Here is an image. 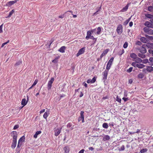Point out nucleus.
Masks as SVG:
<instances>
[{
  "label": "nucleus",
  "mask_w": 153,
  "mask_h": 153,
  "mask_svg": "<svg viewBox=\"0 0 153 153\" xmlns=\"http://www.w3.org/2000/svg\"><path fill=\"white\" fill-rule=\"evenodd\" d=\"M143 30L144 31L149 35L153 34V30L149 29V28L145 27L143 28Z\"/></svg>",
  "instance_id": "nucleus-1"
},
{
  "label": "nucleus",
  "mask_w": 153,
  "mask_h": 153,
  "mask_svg": "<svg viewBox=\"0 0 153 153\" xmlns=\"http://www.w3.org/2000/svg\"><path fill=\"white\" fill-rule=\"evenodd\" d=\"M11 135L13 138V140H17L18 134L16 131H12L11 133Z\"/></svg>",
  "instance_id": "nucleus-2"
},
{
  "label": "nucleus",
  "mask_w": 153,
  "mask_h": 153,
  "mask_svg": "<svg viewBox=\"0 0 153 153\" xmlns=\"http://www.w3.org/2000/svg\"><path fill=\"white\" fill-rule=\"evenodd\" d=\"M84 112L81 111L80 113V117L78 119V122H79L82 120V123H83L84 122Z\"/></svg>",
  "instance_id": "nucleus-3"
},
{
  "label": "nucleus",
  "mask_w": 153,
  "mask_h": 153,
  "mask_svg": "<svg viewBox=\"0 0 153 153\" xmlns=\"http://www.w3.org/2000/svg\"><path fill=\"white\" fill-rule=\"evenodd\" d=\"M116 31L118 34H121L123 32V27L121 25H119L117 27Z\"/></svg>",
  "instance_id": "nucleus-4"
},
{
  "label": "nucleus",
  "mask_w": 153,
  "mask_h": 153,
  "mask_svg": "<svg viewBox=\"0 0 153 153\" xmlns=\"http://www.w3.org/2000/svg\"><path fill=\"white\" fill-rule=\"evenodd\" d=\"M54 80V79L53 77H52L50 80L48 81V89L50 90L52 87V84Z\"/></svg>",
  "instance_id": "nucleus-5"
},
{
  "label": "nucleus",
  "mask_w": 153,
  "mask_h": 153,
  "mask_svg": "<svg viewBox=\"0 0 153 153\" xmlns=\"http://www.w3.org/2000/svg\"><path fill=\"white\" fill-rule=\"evenodd\" d=\"M145 46V45H143L138 49L139 51L141 53H145L146 52V50L144 47Z\"/></svg>",
  "instance_id": "nucleus-6"
},
{
  "label": "nucleus",
  "mask_w": 153,
  "mask_h": 153,
  "mask_svg": "<svg viewBox=\"0 0 153 153\" xmlns=\"http://www.w3.org/2000/svg\"><path fill=\"white\" fill-rule=\"evenodd\" d=\"M85 48L83 47L79 50L78 52L76 54L77 57L79 56L80 55L84 53L85 52Z\"/></svg>",
  "instance_id": "nucleus-7"
},
{
  "label": "nucleus",
  "mask_w": 153,
  "mask_h": 153,
  "mask_svg": "<svg viewBox=\"0 0 153 153\" xmlns=\"http://www.w3.org/2000/svg\"><path fill=\"white\" fill-rule=\"evenodd\" d=\"M108 71L105 70L102 73L103 76V79L104 80H106L107 79V76L108 75Z\"/></svg>",
  "instance_id": "nucleus-8"
},
{
  "label": "nucleus",
  "mask_w": 153,
  "mask_h": 153,
  "mask_svg": "<svg viewBox=\"0 0 153 153\" xmlns=\"http://www.w3.org/2000/svg\"><path fill=\"white\" fill-rule=\"evenodd\" d=\"M144 25L146 27L153 28V25L151 22L149 21L146 22L144 24Z\"/></svg>",
  "instance_id": "nucleus-9"
},
{
  "label": "nucleus",
  "mask_w": 153,
  "mask_h": 153,
  "mask_svg": "<svg viewBox=\"0 0 153 153\" xmlns=\"http://www.w3.org/2000/svg\"><path fill=\"white\" fill-rule=\"evenodd\" d=\"M17 0L11 1L8 2L6 4V6L8 7H10L13 4L17 2Z\"/></svg>",
  "instance_id": "nucleus-10"
},
{
  "label": "nucleus",
  "mask_w": 153,
  "mask_h": 153,
  "mask_svg": "<svg viewBox=\"0 0 153 153\" xmlns=\"http://www.w3.org/2000/svg\"><path fill=\"white\" fill-rule=\"evenodd\" d=\"M109 51V49H107L105 50L101 54L100 56L101 59L105 55H106L108 52Z\"/></svg>",
  "instance_id": "nucleus-11"
},
{
  "label": "nucleus",
  "mask_w": 153,
  "mask_h": 153,
  "mask_svg": "<svg viewBox=\"0 0 153 153\" xmlns=\"http://www.w3.org/2000/svg\"><path fill=\"white\" fill-rule=\"evenodd\" d=\"M96 77H94L91 80L90 79H88L87 81V82L88 83H94L96 81Z\"/></svg>",
  "instance_id": "nucleus-12"
},
{
  "label": "nucleus",
  "mask_w": 153,
  "mask_h": 153,
  "mask_svg": "<svg viewBox=\"0 0 153 153\" xmlns=\"http://www.w3.org/2000/svg\"><path fill=\"white\" fill-rule=\"evenodd\" d=\"M27 103V101H26V100L25 99H22V102H21V104L23 105L21 107V108L25 106Z\"/></svg>",
  "instance_id": "nucleus-13"
},
{
  "label": "nucleus",
  "mask_w": 153,
  "mask_h": 153,
  "mask_svg": "<svg viewBox=\"0 0 153 153\" xmlns=\"http://www.w3.org/2000/svg\"><path fill=\"white\" fill-rule=\"evenodd\" d=\"M63 150L64 151V153H69L70 149L68 146H66L63 148Z\"/></svg>",
  "instance_id": "nucleus-14"
},
{
  "label": "nucleus",
  "mask_w": 153,
  "mask_h": 153,
  "mask_svg": "<svg viewBox=\"0 0 153 153\" xmlns=\"http://www.w3.org/2000/svg\"><path fill=\"white\" fill-rule=\"evenodd\" d=\"M62 129V128H61L60 129L58 128L54 131L55 135L56 136H58L59 134L61 132V131Z\"/></svg>",
  "instance_id": "nucleus-15"
},
{
  "label": "nucleus",
  "mask_w": 153,
  "mask_h": 153,
  "mask_svg": "<svg viewBox=\"0 0 153 153\" xmlns=\"http://www.w3.org/2000/svg\"><path fill=\"white\" fill-rule=\"evenodd\" d=\"M17 144V140H12V143L11 145L12 149H14L16 146Z\"/></svg>",
  "instance_id": "nucleus-16"
},
{
  "label": "nucleus",
  "mask_w": 153,
  "mask_h": 153,
  "mask_svg": "<svg viewBox=\"0 0 153 153\" xmlns=\"http://www.w3.org/2000/svg\"><path fill=\"white\" fill-rule=\"evenodd\" d=\"M140 39L141 41L144 43H146L148 41V39L145 37H142L140 38Z\"/></svg>",
  "instance_id": "nucleus-17"
},
{
  "label": "nucleus",
  "mask_w": 153,
  "mask_h": 153,
  "mask_svg": "<svg viewBox=\"0 0 153 153\" xmlns=\"http://www.w3.org/2000/svg\"><path fill=\"white\" fill-rule=\"evenodd\" d=\"M91 34L92 33L89 30L88 31L87 33V36L85 37V38L87 39H89L90 38V37L91 36Z\"/></svg>",
  "instance_id": "nucleus-18"
},
{
  "label": "nucleus",
  "mask_w": 153,
  "mask_h": 153,
  "mask_svg": "<svg viewBox=\"0 0 153 153\" xmlns=\"http://www.w3.org/2000/svg\"><path fill=\"white\" fill-rule=\"evenodd\" d=\"M146 70L148 72H151L153 71V67L151 66H147Z\"/></svg>",
  "instance_id": "nucleus-19"
},
{
  "label": "nucleus",
  "mask_w": 153,
  "mask_h": 153,
  "mask_svg": "<svg viewBox=\"0 0 153 153\" xmlns=\"http://www.w3.org/2000/svg\"><path fill=\"white\" fill-rule=\"evenodd\" d=\"M130 3H128L126 6L123 8L121 10V12H123L126 11L128 9V6Z\"/></svg>",
  "instance_id": "nucleus-20"
},
{
  "label": "nucleus",
  "mask_w": 153,
  "mask_h": 153,
  "mask_svg": "<svg viewBox=\"0 0 153 153\" xmlns=\"http://www.w3.org/2000/svg\"><path fill=\"white\" fill-rule=\"evenodd\" d=\"M146 46L149 48L153 49V43H148L146 45Z\"/></svg>",
  "instance_id": "nucleus-21"
},
{
  "label": "nucleus",
  "mask_w": 153,
  "mask_h": 153,
  "mask_svg": "<svg viewBox=\"0 0 153 153\" xmlns=\"http://www.w3.org/2000/svg\"><path fill=\"white\" fill-rule=\"evenodd\" d=\"M66 47L65 46L61 47L58 50L59 51L62 53H63L65 52V50Z\"/></svg>",
  "instance_id": "nucleus-22"
},
{
  "label": "nucleus",
  "mask_w": 153,
  "mask_h": 153,
  "mask_svg": "<svg viewBox=\"0 0 153 153\" xmlns=\"http://www.w3.org/2000/svg\"><path fill=\"white\" fill-rule=\"evenodd\" d=\"M144 75L143 73H140L138 74L137 78L139 79H142L144 77Z\"/></svg>",
  "instance_id": "nucleus-23"
},
{
  "label": "nucleus",
  "mask_w": 153,
  "mask_h": 153,
  "mask_svg": "<svg viewBox=\"0 0 153 153\" xmlns=\"http://www.w3.org/2000/svg\"><path fill=\"white\" fill-rule=\"evenodd\" d=\"M25 138L24 136L21 137L19 140L18 141L21 143L25 142Z\"/></svg>",
  "instance_id": "nucleus-24"
},
{
  "label": "nucleus",
  "mask_w": 153,
  "mask_h": 153,
  "mask_svg": "<svg viewBox=\"0 0 153 153\" xmlns=\"http://www.w3.org/2000/svg\"><path fill=\"white\" fill-rule=\"evenodd\" d=\"M41 133V131H38L36 132L35 134L33 136V137L35 138H37V137L38 135L40 134Z\"/></svg>",
  "instance_id": "nucleus-25"
},
{
  "label": "nucleus",
  "mask_w": 153,
  "mask_h": 153,
  "mask_svg": "<svg viewBox=\"0 0 153 153\" xmlns=\"http://www.w3.org/2000/svg\"><path fill=\"white\" fill-rule=\"evenodd\" d=\"M15 12V10L14 9L12 10L10 12L8 16L7 17H6V18H8L10 17Z\"/></svg>",
  "instance_id": "nucleus-26"
},
{
  "label": "nucleus",
  "mask_w": 153,
  "mask_h": 153,
  "mask_svg": "<svg viewBox=\"0 0 153 153\" xmlns=\"http://www.w3.org/2000/svg\"><path fill=\"white\" fill-rule=\"evenodd\" d=\"M144 53H139L138 54V56L139 57L143 59L145 58L146 57V55L144 54Z\"/></svg>",
  "instance_id": "nucleus-27"
},
{
  "label": "nucleus",
  "mask_w": 153,
  "mask_h": 153,
  "mask_svg": "<svg viewBox=\"0 0 153 153\" xmlns=\"http://www.w3.org/2000/svg\"><path fill=\"white\" fill-rule=\"evenodd\" d=\"M130 56L131 58L135 59L137 58V55L135 53H132L130 54Z\"/></svg>",
  "instance_id": "nucleus-28"
},
{
  "label": "nucleus",
  "mask_w": 153,
  "mask_h": 153,
  "mask_svg": "<svg viewBox=\"0 0 153 153\" xmlns=\"http://www.w3.org/2000/svg\"><path fill=\"white\" fill-rule=\"evenodd\" d=\"M145 36L148 39V40L149 39L150 40H153V36H149L147 35H146Z\"/></svg>",
  "instance_id": "nucleus-29"
},
{
  "label": "nucleus",
  "mask_w": 153,
  "mask_h": 153,
  "mask_svg": "<svg viewBox=\"0 0 153 153\" xmlns=\"http://www.w3.org/2000/svg\"><path fill=\"white\" fill-rule=\"evenodd\" d=\"M145 66V65L143 64H138L137 65V68H143Z\"/></svg>",
  "instance_id": "nucleus-30"
},
{
  "label": "nucleus",
  "mask_w": 153,
  "mask_h": 153,
  "mask_svg": "<svg viewBox=\"0 0 153 153\" xmlns=\"http://www.w3.org/2000/svg\"><path fill=\"white\" fill-rule=\"evenodd\" d=\"M145 16L146 17H147L148 18H149V19H152V18H153V15H152L151 14H146Z\"/></svg>",
  "instance_id": "nucleus-31"
},
{
  "label": "nucleus",
  "mask_w": 153,
  "mask_h": 153,
  "mask_svg": "<svg viewBox=\"0 0 153 153\" xmlns=\"http://www.w3.org/2000/svg\"><path fill=\"white\" fill-rule=\"evenodd\" d=\"M131 19V18H129L128 19L126 20L123 23V25H126L129 22Z\"/></svg>",
  "instance_id": "nucleus-32"
},
{
  "label": "nucleus",
  "mask_w": 153,
  "mask_h": 153,
  "mask_svg": "<svg viewBox=\"0 0 153 153\" xmlns=\"http://www.w3.org/2000/svg\"><path fill=\"white\" fill-rule=\"evenodd\" d=\"M114 60V58L113 57H111L110 60L109 61L108 63L109 64H110L112 65L113 62Z\"/></svg>",
  "instance_id": "nucleus-33"
},
{
  "label": "nucleus",
  "mask_w": 153,
  "mask_h": 153,
  "mask_svg": "<svg viewBox=\"0 0 153 153\" xmlns=\"http://www.w3.org/2000/svg\"><path fill=\"white\" fill-rule=\"evenodd\" d=\"M110 139V137L108 135H105L103 137V139L106 140H108Z\"/></svg>",
  "instance_id": "nucleus-34"
},
{
  "label": "nucleus",
  "mask_w": 153,
  "mask_h": 153,
  "mask_svg": "<svg viewBox=\"0 0 153 153\" xmlns=\"http://www.w3.org/2000/svg\"><path fill=\"white\" fill-rule=\"evenodd\" d=\"M102 127L104 128H107L108 127V125L107 123H104L102 125Z\"/></svg>",
  "instance_id": "nucleus-35"
},
{
  "label": "nucleus",
  "mask_w": 153,
  "mask_h": 153,
  "mask_svg": "<svg viewBox=\"0 0 153 153\" xmlns=\"http://www.w3.org/2000/svg\"><path fill=\"white\" fill-rule=\"evenodd\" d=\"M111 65L110 64H109L108 63V64H107V65L106 67V69L107 70H106L108 71V70L110 68Z\"/></svg>",
  "instance_id": "nucleus-36"
},
{
  "label": "nucleus",
  "mask_w": 153,
  "mask_h": 153,
  "mask_svg": "<svg viewBox=\"0 0 153 153\" xmlns=\"http://www.w3.org/2000/svg\"><path fill=\"white\" fill-rule=\"evenodd\" d=\"M147 149L146 148L142 149L140 150V152L141 153H144L145 152H146L147 151Z\"/></svg>",
  "instance_id": "nucleus-37"
},
{
  "label": "nucleus",
  "mask_w": 153,
  "mask_h": 153,
  "mask_svg": "<svg viewBox=\"0 0 153 153\" xmlns=\"http://www.w3.org/2000/svg\"><path fill=\"white\" fill-rule=\"evenodd\" d=\"M97 34L99 35L100 34L101 31V28L100 27H99L97 28Z\"/></svg>",
  "instance_id": "nucleus-38"
},
{
  "label": "nucleus",
  "mask_w": 153,
  "mask_h": 153,
  "mask_svg": "<svg viewBox=\"0 0 153 153\" xmlns=\"http://www.w3.org/2000/svg\"><path fill=\"white\" fill-rule=\"evenodd\" d=\"M22 63V61H19L18 62H17L15 65V66H18L19 65H20Z\"/></svg>",
  "instance_id": "nucleus-39"
},
{
  "label": "nucleus",
  "mask_w": 153,
  "mask_h": 153,
  "mask_svg": "<svg viewBox=\"0 0 153 153\" xmlns=\"http://www.w3.org/2000/svg\"><path fill=\"white\" fill-rule=\"evenodd\" d=\"M148 10L151 11L153 12V7L152 6H149L148 8Z\"/></svg>",
  "instance_id": "nucleus-40"
},
{
  "label": "nucleus",
  "mask_w": 153,
  "mask_h": 153,
  "mask_svg": "<svg viewBox=\"0 0 153 153\" xmlns=\"http://www.w3.org/2000/svg\"><path fill=\"white\" fill-rule=\"evenodd\" d=\"M59 58V57L56 58L54 59L52 61V62L54 63H56L58 62V59Z\"/></svg>",
  "instance_id": "nucleus-41"
},
{
  "label": "nucleus",
  "mask_w": 153,
  "mask_h": 153,
  "mask_svg": "<svg viewBox=\"0 0 153 153\" xmlns=\"http://www.w3.org/2000/svg\"><path fill=\"white\" fill-rule=\"evenodd\" d=\"M148 61H149L147 59H145L143 60H142V62L143 63L146 64L148 62Z\"/></svg>",
  "instance_id": "nucleus-42"
},
{
  "label": "nucleus",
  "mask_w": 153,
  "mask_h": 153,
  "mask_svg": "<svg viewBox=\"0 0 153 153\" xmlns=\"http://www.w3.org/2000/svg\"><path fill=\"white\" fill-rule=\"evenodd\" d=\"M135 59H136V60L137 62H142V59L140 58L137 57V58Z\"/></svg>",
  "instance_id": "nucleus-43"
},
{
  "label": "nucleus",
  "mask_w": 153,
  "mask_h": 153,
  "mask_svg": "<svg viewBox=\"0 0 153 153\" xmlns=\"http://www.w3.org/2000/svg\"><path fill=\"white\" fill-rule=\"evenodd\" d=\"M138 64L137 63L133 62L132 63V65L134 67H137Z\"/></svg>",
  "instance_id": "nucleus-44"
},
{
  "label": "nucleus",
  "mask_w": 153,
  "mask_h": 153,
  "mask_svg": "<svg viewBox=\"0 0 153 153\" xmlns=\"http://www.w3.org/2000/svg\"><path fill=\"white\" fill-rule=\"evenodd\" d=\"M9 40H8L7 42H5L3 43L2 44V45L1 46V47L3 48L5 45L7 44V43H9Z\"/></svg>",
  "instance_id": "nucleus-45"
},
{
  "label": "nucleus",
  "mask_w": 153,
  "mask_h": 153,
  "mask_svg": "<svg viewBox=\"0 0 153 153\" xmlns=\"http://www.w3.org/2000/svg\"><path fill=\"white\" fill-rule=\"evenodd\" d=\"M48 115L47 112H45L43 115V117L44 118L46 119L48 116Z\"/></svg>",
  "instance_id": "nucleus-46"
},
{
  "label": "nucleus",
  "mask_w": 153,
  "mask_h": 153,
  "mask_svg": "<svg viewBox=\"0 0 153 153\" xmlns=\"http://www.w3.org/2000/svg\"><path fill=\"white\" fill-rule=\"evenodd\" d=\"M132 69L133 68L130 67L127 70V72L128 73H130L132 71Z\"/></svg>",
  "instance_id": "nucleus-47"
},
{
  "label": "nucleus",
  "mask_w": 153,
  "mask_h": 153,
  "mask_svg": "<svg viewBox=\"0 0 153 153\" xmlns=\"http://www.w3.org/2000/svg\"><path fill=\"white\" fill-rule=\"evenodd\" d=\"M116 100L120 103L121 102V100L119 98L118 96H117L116 97Z\"/></svg>",
  "instance_id": "nucleus-48"
},
{
  "label": "nucleus",
  "mask_w": 153,
  "mask_h": 153,
  "mask_svg": "<svg viewBox=\"0 0 153 153\" xmlns=\"http://www.w3.org/2000/svg\"><path fill=\"white\" fill-rule=\"evenodd\" d=\"M22 143H20V142L18 141V144L17 146V149L18 148H20L22 146Z\"/></svg>",
  "instance_id": "nucleus-49"
},
{
  "label": "nucleus",
  "mask_w": 153,
  "mask_h": 153,
  "mask_svg": "<svg viewBox=\"0 0 153 153\" xmlns=\"http://www.w3.org/2000/svg\"><path fill=\"white\" fill-rule=\"evenodd\" d=\"M127 46L128 43L127 42H126L123 45V47L124 48H127Z\"/></svg>",
  "instance_id": "nucleus-50"
},
{
  "label": "nucleus",
  "mask_w": 153,
  "mask_h": 153,
  "mask_svg": "<svg viewBox=\"0 0 153 153\" xmlns=\"http://www.w3.org/2000/svg\"><path fill=\"white\" fill-rule=\"evenodd\" d=\"M125 146L124 145H122L120 148L119 149V151H123L125 149Z\"/></svg>",
  "instance_id": "nucleus-51"
},
{
  "label": "nucleus",
  "mask_w": 153,
  "mask_h": 153,
  "mask_svg": "<svg viewBox=\"0 0 153 153\" xmlns=\"http://www.w3.org/2000/svg\"><path fill=\"white\" fill-rule=\"evenodd\" d=\"M38 82V80L37 79H36L34 82H33V84L32 85V86H34Z\"/></svg>",
  "instance_id": "nucleus-52"
},
{
  "label": "nucleus",
  "mask_w": 153,
  "mask_h": 153,
  "mask_svg": "<svg viewBox=\"0 0 153 153\" xmlns=\"http://www.w3.org/2000/svg\"><path fill=\"white\" fill-rule=\"evenodd\" d=\"M148 52L149 53L151 54L152 56H153V50L152 49H149L148 51Z\"/></svg>",
  "instance_id": "nucleus-53"
},
{
  "label": "nucleus",
  "mask_w": 153,
  "mask_h": 153,
  "mask_svg": "<svg viewBox=\"0 0 153 153\" xmlns=\"http://www.w3.org/2000/svg\"><path fill=\"white\" fill-rule=\"evenodd\" d=\"M124 52V50L123 49L122 50H120L119 52L120 54V55H122Z\"/></svg>",
  "instance_id": "nucleus-54"
},
{
  "label": "nucleus",
  "mask_w": 153,
  "mask_h": 153,
  "mask_svg": "<svg viewBox=\"0 0 153 153\" xmlns=\"http://www.w3.org/2000/svg\"><path fill=\"white\" fill-rule=\"evenodd\" d=\"M19 127V126L18 125H15L14 127H13V129L15 130L18 128Z\"/></svg>",
  "instance_id": "nucleus-55"
},
{
  "label": "nucleus",
  "mask_w": 153,
  "mask_h": 153,
  "mask_svg": "<svg viewBox=\"0 0 153 153\" xmlns=\"http://www.w3.org/2000/svg\"><path fill=\"white\" fill-rule=\"evenodd\" d=\"M72 126L71 123H68L67 125V128H70Z\"/></svg>",
  "instance_id": "nucleus-56"
},
{
  "label": "nucleus",
  "mask_w": 153,
  "mask_h": 153,
  "mask_svg": "<svg viewBox=\"0 0 153 153\" xmlns=\"http://www.w3.org/2000/svg\"><path fill=\"white\" fill-rule=\"evenodd\" d=\"M89 39H92L93 40H95V42L97 40V38H94V37L93 36H91V37H90V38H89Z\"/></svg>",
  "instance_id": "nucleus-57"
},
{
  "label": "nucleus",
  "mask_w": 153,
  "mask_h": 153,
  "mask_svg": "<svg viewBox=\"0 0 153 153\" xmlns=\"http://www.w3.org/2000/svg\"><path fill=\"white\" fill-rule=\"evenodd\" d=\"M2 26L3 24L0 26V33H2L3 32Z\"/></svg>",
  "instance_id": "nucleus-58"
},
{
  "label": "nucleus",
  "mask_w": 153,
  "mask_h": 153,
  "mask_svg": "<svg viewBox=\"0 0 153 153\" xmlns=\"http://www.w3.org/2000/svg\"><path fill=\"white\" fill-rule=\"evenodd\" d=\"M122 99L124 100V102L127 101L128 100V98H125L124 97H123Z\"/></svg>",
  "instance_id": "nucleus-59"
},
{
  "label": "nucleus",
  "mask_w": 153,
  "mask_h": 153,
  "mask_svg": "<svg viewBox=\"0 0 153 153\" xmlns=\"http://www.w3.org/2000/svg\"><path fill=\"white\" fill-rule=\"evenodd\" d=\"M64 14L62 15L59 16V18L63 19V18H64Z\"/></svg>",
  "instance_id": "nucleus-60"
},
{
  "label": "nucleus",
  "mask_w": 153,
  "mask_h": 153,
  "mask_svg": "<svg viewBox=\"0 0 153 153\" xmlns=\"http://www.w3.org/2000/svg\"><path fill=\"white\" fill-rule=\"evenodd\" d=\"M85 150L84 149H82L78 153H84Z\"/></svg>",
  "instance_id": "nucleus-61"
},
{
  "label": "nucleus",
  "mask_w": 153,
  "mask_h": 153,
  "mask_svg": "<svg viewBox=\"0 0 153 153\" xmlns=\"http://www.w3.org/2000/svg\"><path fill=\"white\" fill-rule=\"evenodd\" d=\"M133 25V23L132 22H129V25L130 27H132Z\"/></svg>",
  "instance_id": "nucleus-62"
},
{
  "label": "nucleus",
  "mask_w": 153,
  "mask_h": 153,
  "mask_svg": "<svg viewBox=\"0 0 153 153\" xmlns=\"http://www.w3.org/2000/svg\"><path fill=\"white\" fill-rule=\"evenodd\" d=\"M136 43L137 45H140L141 44V43L140 41H138Z\"/></svg>",
  "instance_id": "nucleus-63"
},
{
  "label": "nucleus",
  "mask_w": 153,
  "mask_h": 153,
  "mask_svg": "<svg viewBox=\"0 0 153 153\" xmlns=\"http://www.w3.org/2000/svg\"><path fill=\"white\" fill-rule=\"evenodd\" d=\"M83 84L84 86H85V87H87V84L85 83V82H84L83 83Z\"/></svg>",
  "instance_id": "nucleus-64"
}]
</instances>
